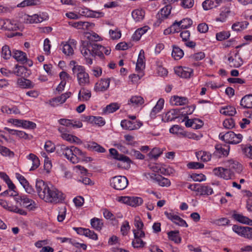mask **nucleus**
<instances>
[{
  "instance_id": "obj_32",
  "label": "nucleus",
  "mask_w": 252,
  "mask_h": 252,
  "mask_svg": "<svg viewBox=\"0 0 252 252\" xmlns=\"http://www.w3.org/2000/svg\"><path fill=\"white\" fill-rule=\"evenodd\" d=\"M188 100L185 97H180L177 95H174L170 99V102L173 105H182L187 103Z\"/></svg>"
},
{
  "instance_id": "obj_7",
  "label": "nucleus",
  "mask_w": 252,
  "mask_h": 252,
  "mask_svg": "<svg viewBox=\"0 0 252 252\" xmlns=\"http://www.w3.org/2000/svg\"><path fill=\"white\" fill-rule=\"evenodd\" d=\"M18 29L17 22L9 19L0 18V30L3 31H15Z\"/></svg>"
},
{
  "instance_id": "obj_12",
  "label": "nucleus",
  "mask_w": 252,
  "mask_h": 252,
  "mask_svg": "<svg viewBox=\"0 0 252 252\" xmlns=\"http://www.w3.org/2000/svg\"><path fill=\"white\" fill-rule=\"evenodd\" d=\"M177 75L184 78H189L193 74V70L189 67L177 66L175 68Z\"/></svg>"
},
{
  "instance_id": "obj_62",
  "label": "nucleus",
  "mask_w": 252,
  "mask_h": 252,
  "mask_svg": "<svg viewBox=\"0 0 252 252\" xmlns=\"http://www.w3.org/2000/svg\"><path fill=\"white\" fill-rule=\"evenodd\" d=\"M130 229V226L127 221H125L123 223L121 227V231L123 235L125 236L128 234V231Z\"/></svg>"
},
{
  "instance_id": "obj_46",
  "label": "nucleus",
  "mask_w": 252,
  "mask_h": 252,
  "mask_svg": "<svg viewBox=\"0 0 252 252\" xmlns=\"http://www.w3.org/2000/svg\"><path fill=\"white\" fill-rule=\"evenodd\" d=\"M91 224L93 228L96 230H100L103 225L102 220L96 218H94L91 220Z\"/></svg>"
},
{
  "instance_id": "obj_38",
  "label": "nucleus",
  "mask_w": 252,
  "mask_h": 252,
  "mask_svg": "<svg viewBox=\"0 0 252 252\" xmlns=\"http://www.w3.org/2000/svg\"><path fill=\"white\" fill-rule=\"evenodd\" d=\"M178 115V110L172 109L166 113L163 119L165 122L171 121L177 118Z\"/></svg>"
},
{
  "instance_id": "obj_43",
  "label": "nucleus",
  "mask_w": 252,
  "mask_h": 252,
  "mask_svg": "<svg viewBox=\"0 0 252 252\" xmlns=\"http://www.w3.org/2000/svg\"><path fill=\"white\" fill-rule=\"evenodd\" d=\"M198 159L200 158L202 161L206 162L210 160L212 155L205 151H199L196 153Z\"/></svg>"
},
{
  "instance_id": "obj_39",
  "label": "nucleus",
  "mask_w": 252,
  "mask_h": 252,
  "mask_svg": "<svg viewBox=\"0 0 252 252\" xmlns=\"http://www.w3.org/2000/svg\"><path fill=\"white\" fill-rule=\"evenodd\" d=\"M29 158L30 160V164H32L30 170H33L36 169L40 164L38 158L34 154H30L29 156Z\"/></svg>"
},
{
  "instance_id": "obj_37",
  "label": "nucleus",
  "mask_w": 252,
  "mask_h": 252,
  "mask_svg": "<svg viewBox=\"0 0 252 252\" xmlns=\"http://www.w3.org/2000/svg\"><path fill=\"white\" fill-rule=\"evenodd\" d=\"M1 112L4 114H20V111L16 106H13L12 108H9L7 106H2L1 108Z\"/></svg>"
},
{
  "instance_id": "obj_17",
  "label": "nucleus",
  "mask_w": 252,
  "mask_h": 252,
  "mask_svg": "<svg viewBox=\"0 0 252 252\" xmlns=\"http://www.w3.org/2000/svg\"><path fill=\"white\" fill-rule=\"evenodd\" d=\"M17 204H17L16 202L14 201V197L12 200L8 202L7 210L11 212H13L14 213L19 214L21 215H26L27 212L25 210L19 208Z\"/></svg>"
},
{
  "instance_id": "obj_55",
  "label": "nucleus",
  "mask_w": 252,
  "mask_h": 252,
  "mask_svg": "<svg viewBox=\"0 0 252 252\" xmlns=\"http://www.w3.org/2000/svg\"><path fill=\"white\" fill-rule=\"evenodd\" d=\"M88 147L93 151L99 153H104L105 151V150L104 148L95 142H92L89 144Z\"/></svg>"
},
{
  "instance_id": "obj_42",
  "label": "nucleus",
  "mask_w": 252,
  "mask_h": 252,
  "mask_svg": "<svg viewBox=\"0 0 252 252\" xmlns=\"http://www.w3.org/2000/svg\"><path fill=\"white\" fill-rule=\"evenodd\" d=\"M234 218L241 223L252 226V220L240 214H234Z\"/></svg>"
},
{
  "instance_id": "obj_4",
  "label": "nucleus",
  "mask_w": 252,
  "mask_h": 252,
  "mask_svg": "<svg viewBox=\"0 0 252 252\" xmlns=\"http://www.w3.org/2000/svg\"><path fill=\"white\" fill-rule=\"evenodd\" d=\"M72 71L74 74H76L78 84L80 86L84 87L90 84L89 75L86 72L84 66L79 65H74Z\"/></svg>"
},
{
  "instance_id": "obj_28",
  "label": "nucleus",
  "mask_w": 252,
  "mask_h": 252,
  "mask_svg": "<svg viewBox=\"0 0 252 252\" xmlns=\"http://www.w3.org/2000/svg\"><path fill=\"white\" fill-rule=\"evenodd\" d=\"M226 165L229 167L230 171L234 170L239 172L242 170V165L238 162L233 159H229L226 161Z\"/></svg>"
},
{
  "instance_id": "obj_52",
  "label": "nucleus",
  "mask_w": 252,
  "mask_h": 252,
  "mask_svg": "<svg viewBox=\"0 0 252 252\" xmlns=\"http://www.w3.org/2000/svg\"><path fill=\"white\" fill-rule=\"evenodd\" d=\"M146 243L141 238H134L132 242V246L134 248L141 249L145 247Z\"/></svg>"
},
{
  "instance_id": "obj_64",
  "label": "nucleus",
  "mask_w": 252,
  "mask_h": 252,
  "mask_svg": "<svg viewBox=\"0 0 252 252\" xmlns=\"http://www.w3.org/2000/svg\"><path fill=\"white\" fill-rule=\"evenodd\" d=\"M21 126L25 128L34 129L36 127V124L31 121L22 120Z\"/></svg>"
},
{
  "instance_id": "obj_5",
  "label": "nucleus",
  "mask_w": 252,
  "mask_h": 252,
  "mask_svg": "<svg viewBox=\"0 0 252 252\" xmlns=\"http://www.w3.org/2000/svg\"><path fill=\"white\" fill-rule=\"evenodd\" d=\"M219 137L226 143L235 144L239 143L242 138V135L241 134H236L233 131H228L224 134L220 133Z\"/></svg>"
},
{
  "instance_id": "obj_40",
  "label": "nucleus",
  "mask_w": 252,
  "mask_h": 252,
  "mask_svg": "<svg viewBox=\"0 0 252 252\" xmlns=\"http://www.w3.org/2000/svg\"><path fill=\"white\" fill-rule=\"evenodd\" d=\"M17 84L23 88H30L33 87L32 83L30 80L26 79L24 77L19 78L17 80Z\"/></svg>"
},
{
  "instance_id": "obj_57",
  "label": "nucleus",
  "mask_w": 252,
  "mask_h": 252,
  "mask_svg": "<svg viewBox=\"0 0 252 252\" xmlns=\"http://www.w3.org/2000/svg\"><path fill=\"white\" fill-rule=\"evenodd\" d=\"M16 178L18 179L20 184L23 186L27 191H28L29 183L27 180L24 176L19 173L16 174Z\"/></svg>"
},
{
  "instance_id": "obj_3",
  "label": "nucleus",
  "mask_w": 252,
  "mask_h": 252,
  "mask_svg": "<svg viewBox=\"0 0 252 252\" xmlns=\"http://www.w3.org/2000/svg\"><path fill=\"white\" fill-rule=\"evenodd\" d=\"M104 46L95 43H87L86 46H83L81 50L82 54L85 57L86 63L91 65L93 63V57L97 56L101 59L104 58L102 50Z\"/></svg>"
},
{
  "instance_id": "obj_8",
  "label": "nucleus",
  "mask_w": 252,
  "mask_h": 252,
  "mask_svg": "<svg viewBox=\"0 0 252 252\" xmlns=\"http://www.w3.org/2000/svg\"><path fill=\"white\" fill-rule=\"evenodd\" d=\"M145 176L147 178H151L156 182L158 185L163 187H168L171 185L170 181L159 174L155 173H145Z\"/></svg>"
},
{
  "instance_id": "obj_61",
  "label": "nucleus",
  "mask_w": 252,
  "mask_h": 252,
  "mask_svg": "<svg viewBox=\"0 0 252 252\" xmlns=\"http://www.w3.org/2000/svg\"><path fill=\"white\" fill-rule=\"evenodd\" d=\"M230 33L228 32H221L216 34V38L218 40L222 41L228 38Z\"/></svg>"
},
{
  "instance_id": "obj_9",
  "label": "nucleus",
  "mask_w": 252,
  "mask_h": 252,
  "mask_svg": "<svg viewBox=\"0 0 252 252\" xmlns=\"http://www.w3.org/2000/svg\"><path fill=\"white\" fill-rule=\"evenodd\" d=\"M13 196L15 197L14 201L20 206L26 207L30 210H32L35 208V202L32 200L24 196H19L17 194Z\"/></svg>"
},
{
  "instance_id": "obj_48",
  "label": "nucleus",
  "mask_w": 252,
  "mask_h": 252,
  "mask_svg": "<svg viewBox=\"0 0 252 252\" xmlns=\"http://www.w3.org/2000/svg\"><path fill=\"white\" fill-rule=\"evenodd\" d=\"M129 102L132 105L138 106L144 103V100L141 96L135 95L131 97Z\"/></svg>"
},
{
  "instance_id": "obj_25",
  "label": "nucleus",
  "mask_w": 252,
  "mask_h": 252,
  "mask_svg": "<svg viewBox=\"0 0 252 252\" xmlns=\"http://www.w3.org/2000/svg\"><path fill=\"white\" fill-rule=\"evenodd\" d=\"M192 21L188 18L184 19L180 22L175 21L171 26V29L176 26H178L179 28L181 27V29H187L192 25Z\"/></svg>"
},
{
  "instance_id": "obj_49",
  "label": "nucleus",
  "mask_w": 252,
  "mask_h": 252,
  "mask_svg": "<svg viewBox=\"0 0 252 252\" xmlns=\"http://www.w3.org/2000/svg\"><path fill=\"white\" fill-rule=\"evenodd\" d=\"M178 231H171L168 233L169 239L176 243H180L181 238L179 237Z\"/></svg>"
},
{
  "instance_id": "obj_19",
  "label": "nucleus",
  "mask_w": 252,
  "mask_h": 252,
  "mask_svg": "<svg viewBox=\"0 0 252 252\" xmlns=\"http://www.w3.org/2000/svg\"><path fill=\"white\" fill-rule=\"evenodd\" d=\"M109 84V79H102L95 84L94 89L96 91L103 92L106 90L108 88Z\"/></svg>"
},
{
  "instance_id": "obj_35",
  "label": "nucleus",
  "mask_w": 252,
  "mask_h": 252,
  "mask_svg": "<svg viewBox=\"0 0 252 252\" xmlns=\"http://www.w3.org/2000/svg\"><path fill=\"white\" fill-rule=\"evenodd\" d=\"M61 137L64 140L70 143H76L81 144L82 143L81 140L77 137L67 133H63Z\"/></svg>"
},
{
  "instance_id": "obj_59",
  "label": "nucleus",
  "mask_w": 252,
  "mask_h": 252,
  "mask_svg": "<svg viewBox=\"0 0 252 252\" xmlns=\"http://www.w3.org/2000/svg\"><path fill=\"white\" fill-rule=\"evenodd\" d=\"M170 132L177 135H184V131L183 129L178 126H173L169 130Z\"/></svg>"
},
{
  "instance_id": "obj_26",
  "label": "nucleus",
  "mask_w": 252,
  "mask_h": 252,
  "mask_svg": "<svg viewBox=\"0 0 252 252\" xmlns=\"http://www.w3.org/2000/svg\"><path fill=\"white\" fill-rule=\"evenodd\" d=\"M91 95V91L83 87L81 88L79 92L78 98L80 101H86L90 99Z\"/></svg>"
},
{
  "instance_id": "obj_51",
  "label": "nucleus",
  "mask_w": 252,
  "mask_h": 252,
  "mask_svg": "<svg viewBox=\"0 0 252 252\" xmlns=\"http://www.w3.org/2000/svg\"><path fill=\"white\" fill-rule=\"evenodd\" d=\"M27 68L24 66L16 65L14 73L18 76L24 77L26 76Z\"/></svg>"
},
{
  "instance_id": "obj_11",
  "label": "nucleus",
  "mask_w": 252,
  "mask_h": 252,
  "mask_svg": "<svg viewBox=\"0 0 252 252\" xmlns=\"http://www.w3.org/2000/svg\"><path fill=\"white\" fill-rule=\"evenodd\" d=\"M214 172L216 175L220 176L225 180L230 179L233 176V171H230L229 169L222 167L215 168L214 170Z\"/></svg>"
},
{
  "instance_id": "obj_29",
  "label": "nucleus",
  "mask_w": 252,
  "mask_h": 252,
  "mask_svg": "<svg viewBox=\"0 0 252 252\" xmlns=\"http://www.w3.org/2000/svg\"><path fill=\"white\" fill-rule=\"evenodd\" d=\"M131 15L135 22H140L144 18L145 12L142 9H137L132 12Z\"/></svg>"
},
{
  "instance_id": "obj_54",
  "label": "nucleus",
  "mask_w": 252,
  "mask_h": 252,
  "mask_svg": "<svg viewBox=\"0 0 252 252\" xmlns=\"http://www.w3.org/2000/svg\"><path fill=\"white\" fill-rule=\"evenodd\" d=\"M213 193V189L207 186H201L200 187V195H211Z\"/></svg>"
},
{
  "instance_id": "obj_22",
  "label": "nucleus",
  "mask_w": 252,
  "mask_h": 252,
  "mask_svg": "<svg viewBox=\"0 0 252 252\" xmlns=\"http://www.w3.org/2000/svg\"><path fill=\"white\" fill-rule=\"evenodd\" d=\"M118 159L119 162L117 163V166L119 168L128 169L130 166L131 160L126 156H120Z\"/></svg>"
},
{
  "instance_id": "obj_6",
  "label": "nucleus",
  "mask_w": 252,
  "mask_h": 252,
  "mask_svg": "<svg viewBox=\"0 0 252 252\" xmlns=\"http://www.w3.org/2000/svg\"><path fill=\"white\" fill-rule=\"evenodd\" d=\"M128 185V180L125 176H116L113 177L111 180V185L115 189L123 190Z\"/></svg>"
},
{
  "instance_id": "obj_18",
  "label": "nucleus",
  "mask_w": 252,
  "mask_h": 252,
  "mask_svg": "<svg viewBox=\"0 0 252 252\" xmlns=\"http://www.w3.org/2000/svg\"><path fill=\"white\" fill-rule=\"evenodd\" d=\"M71 95L70 92H67L62 94L60 96L53 98L50 100V104L51 106L55 107L58 104H63L64 103L66 99L70 97Z\"/></svg>"
},
{
  "instance_id": "obj_50",
  "label": "nucleus",
  "mask_w": 252,
  "mask_h": 252,
  "mask_svg": "<svg viewBox=\"0 0 252 252\" xmlns=\"http://www.w3.org/2000/svg\"><path fill=\"white\" fill-rule=\"evenodd\" d=\"M129 205L132 207H137L141 205L143 202L142 198L136 196H130Z\"/></svg>"
},
{
  "instance_id": "obj_47",
  "label": "nucleus",
  "mask_w": 252,
  "mask_h": 252,
  "mask_svg": "<svg viewBox=\"0 0 252 252\" xmlns=\"http://www.w3.org/2000/svg\"><path fill=\"white\" fill-rule=\"evenodd\" d=\"M172 56L175 60H178L183 57L184 52L179 47L173 46Z\"/></svg>"
},
{
  "instance_id": "obj_53",
  "label": "nucleus",
  "mask_w": 252,
  "mask_h": 252,
  "mask_svg": "<svg viewBox=\"0 0 252 252\" xmlns=\"http://www.w3.org/2000/svg\"><path fill=\"white\" fill-rule=\"evenodd\" d=\"M119 107V105L118 103H111L105 107L104 110V112L105 113H111L117 110Z\"/></svg>"
},
{
  "instance_id": "obj_27",
  "label": "nucleus",
  "mask_w": 252,
  "mask_h": 252,
  "mask_svg": "<svg viewBox=\"0 0 252 252\" xmlns=\"http://www.w3.org/2000/svg\"><path fill=\"white\" fill-rule=\"evenodd\" d=\"M0 178L2 179L6 182L9 189L13 191L14 193H12L10 195L16 196L17 195V192L14 190L16 187L10 180L9 177L4 172H0Z\"/></svg>"
},
{
  "instance_id": "obj_1",
  "label": "nucleus",
  "mask_w": 252,
  "mask_h": 252,
  "mask_svg": "<svg viewBox=\"0 0 252 252\" xmlns=\"http://www.w3.org/2000/svg\"><path fill=\"white\" fill-rule=\"evenodd\" d=\"M35 188L39 197L45 202L51 204L62 202L65 197L63 194L54 186H49L42 180H37Z\"/></svg>"
},
{
  "instance_id": "obj_58",
  "label": "nucleus",
  "mask_w": 252,
  "mask_h": 252,
  "mask_svg": "<svg viewBox=\"0 0 252 252\" xmlns=\"http://www.w3.org/2000/svg\"><path fill=\"white\" fill-rule=\"evenodd\" d=\"M90 25L91 24L89 22L82 21L74 22L72 25V26L75 28L83 29L88 28Z\"/></svg>"
},
{
  "instance_id": "obj_60",
  "label": "nucleus",
  "mask_w": 252,
  "mask_h": 252,
  "mask_svg": "<svg viewBox=\"0 0 252 252\" xmlns=\"http://www.w3.org/2000/svg\"><path fill=\"white\" fill-rule=\"evenodd\" d=\"M162 152L158 148H154L149 154V158L151 159H157L161 154Z\"/></svg>"
},
{
  "instance_id": "obj_13",
  "label": "nucleus",
  "mask_w": 252,
  "mask_h": 252,
  "mask_svg": "<svg viewBox=\"0 0 252 252\" xmlns=\"http://www.w3.org/2000/svg\"><path fill=\"white\" fill-rule=\"evenodd\" d=\"M164 214L169 220L176 224L180 226L188 227V225L186 223V221L178 215L172 213H168L167 212H165Z\"/></svg>"
},
{
  "instance_id": "obj_34",
  "label": "nucleus",
  "mask_w": 252,
  "mask_h": 252,
  "mask_svg": "<svg viewBox=\"0 0 252 252\" xmlns=\"http://www.w3.org/2000/svg\"><path fill=\"white\" fill-rule=\"evenodd\" d=\"M219 3V0H206L202 3L204 10H207L216 7Z\"/></svg>"
},
{
  "instance_id": "obj_15",
  "label": "nucleus",
  "mask_w": 252,
  "mask_h": 252,
  "mask_svg": "<svg viewBox=\"0 0 252 252\" xmlns=\"http://www.w3.org/2000/svg\"><path fill=\"white\" fill-rule=\"evenodd\" d=\"M22 18L24 20V22L27 24L38 23L44 20L43 17L37 14H34L32 16L24 14L22 16Z\"/></svg>"
},
{
  "instance_id": "obj_44",
  "label": "nucleus",
  "mask_w": 252,
  "mask_h": 252,
  "mask_svg": "<svg viewBox=\"0 0 252 252\" xmlns=\"http://www.w3.org/2000/svg\"><path fill=\"white\" fill-rule=\"evenodd\" d=\"M220 113L224 115L232 116L235 114L236 111L234 107L228 106L221 108Z\"/></svg>"
},
{
  "instance_id": "obj_36",
  "label": "nucleus",
  "mask_w": 252,
  "mask_h": 252,
  "mask_svg": "<svg viewBox=\"0 0 252 252\" xmlns=\"http://www.w3.org/2000/svg\"><path fill=\"white\" fill-rule=\"evenodd\" d=\"M231 13L229 8L226 7L223 8L220 13L219 16L216 18V21L220 22L225 21L228 16Z\"/></svg>"
},
{
  "instance_id": "obj_45",
  "label": "nucleus",
  "mask_w": 252,
  "mask_h": 252,
  "mask_svg": "<svg viewBox=\"0 0 252 252\" xmlns=\"http://www.w3.org/2000/svg\"><path fill=\"white\" fill-rule=\"evenodd\" d=\"M13 57L18 62L23 63L27 61V57L25 53L21 51H16L14 52Z\"/></svg>"
},
{
  "instance_id": "obj_20",
  "label": "nucleus",
  "mask_w": 252,
  "mask_h": 252,
  "mask_svg": "<svg viewBox=\"0 0 252 252\" xmlns=\"http://www.w3.org/2000/svg\"><path fill=\"white\" fill-rule=\"evenodd\" d=\"M144 60V51L143 50H141L139 54L136 65V70L137 72H141L145 68V63Z\"/></svg>"
},
{
  "instance_id": "obj_41",
  "label": "nucleus",
  "mask_w": 252,
  "mask_h": 252,
  "mask_svg": "<svg viewBox=\"0 0 252 252\" xmlns=\"http://www.w3.org/2000/svg\"><path fill=\"white\" fill-rule=\"evenodd\" d=\"M249 23L247 21L236 22L232 25V29L234 31L240 32L246 29Z\"/></svg>"
},
{
  "instance_id": "obj_63",
  "label": "nucleus",
  "mask_w": 252,
  "mask_h": 252,
  "mask_svg": "<svg viewBox=\"0 0 252 252\" xmlns=\"http://www.w3.org/2000/svg\"><path fill=\"white\" fill-rule=\"evenodd\" d=\"M63 52L64 54L70 56L73 54V49L69 44L66 43L63 47Z\"/></svg>"
},
{
  "instance_id": "obj_24",
  "label": "nucleus",
  "mask_w": 252,
  "mask_h": 252,
  "mask_svg": "<svg viewBox=\"0 0 252 252\" xmlns=\"http://www.w3.org/2000/svg\"><path fill=\"white\" fill-rule=\"evenodd\" d=\"M216 151L215 154L220 157L221 156H226L228 155L229 147L227 145L218 144L215 146Z\"/></svg>"
},
{
  "instance_id": "obj_30",
  "label": "nucleus",
  "mask_w": 252,
  "mask_h": 252,
  "mask_svg": "<svg viewBox=\"0 0 252 252\" xmlns=\"http://www.w3.org/2000/svg\"><path fill=\"white\" fill-rule=\"evenodd\" d=\"M240 104L244 108H252V94L244 96L241 100Z\"/></svg>"
},
{
  "instance_id": "obj_33",
  "label": "nucleus",
  "mask_w": 252,
  "mask_h": 252,
  "mask_svg": "<svg viewBox=\"0 0 252 252\" xmlns=\"http://www.w3.org/2000/svg\"><path fill=\"white\" fill-rule=\"evenodd\" d=\"M149 29V27L144 26L142 28H140L138 29L134 32L132 36V38L133 40L138 41L141 36L146 33L147 31Z\"/></svg>"
},
{
  "instance_id": "obj_31",
  "label": "nucleus",
  "mask_w": 252,
  "mask_h": 252,
  "mask_svg": "<svg viewBox=\"0 0 252 252\" xmlns=\"http://www.w3.org/2000/svg\"><path fill=\"white\" fill-rule=\"evenodd\" d=\"M164 100L163 99L160 98L157 102L156 106L153 108L151 112V117H155L157 113H158L163 107Z\"/></svg>"
},
{
  "instance_id": "obj_23",
  "label": "nucleus",
  "mask_w": 252,
  "mask_h": 252,
  "mask_svg": "<svg viewBox=\"0 0 252 252\" xmlns=\"http://www.w3.org/2000/svg\"><path fill=\"white\" fill-rule=\"evenodd\" d=\"M171 10V6L169 5H167L162 8L160 13L157 15V18L159 21V23H161L162 20L167 18L168 15L170 14Z\"/></svg>"
},
{
  "instance_id": "obj_2",
  "label": "nucleus",
  "mask_w": 252,
  "mask_h": 252,
  "mask_svg": "<svg viewBox=\"0 0 252 252\" xmlns=\"http://www.w3.org/2000/svg\"><path fill=\"white\" fill-rule=\"evenodd\" d=\"M57 153L60 156H64L72 163L75 164L80 161H90L91 158L86 157L85 154L74 146L68 147L64 145L57 147Z\"/></svg>"
},
{
  "instance_id": "obj_14",
  "label": "nucleus",
  "mask_w": 252,
  "mask_h": 252,
  "mask_svg": "<svg viewBox=\"0 0 252 252\" xmlns=\"http://www.w3.org/2000/svg\"><path fill=\"white\" fill-rule=\"evenodd\" d=\"M228 64L231 67L237 68L241 66L243 61L238 53L235 54L234 56H230L228 58Z\"/></svg>"
},
{
  "instance_id": "obj_10",
  "label": "nucleus",
  "mask_w": 252,
  "mask_h": 252,
  "mask_svg": "<svg viewBox=\"0 0 252 252\" xmlns=\"http://www.w3.org/2000/svg\"><path fill=\"white\" fill-rule=\"evenodd\" d=\"M232 230L237 234L244 236L248 239H252V227L248 226H241L234 225Z\"/></svg>"
},
{
  "instance_id": "obj_21",
  "label": "nucleus",
  "mask_w": 252,
  "mask_h": 252,
  "mask_svg": "<svg viewBox=\"0 0 252 252\" xmlns=\"http://www.w3.org/2000/svg\"><path fill=\"white\" fill-rule=\"evenodd\" d=\"M80 13L82 16L91 18H99L103 16V13L102 12L92 11L87 8L80 10Z\"/></svg>"
},
{
  "instance_id": "obj_56",
  "label": "nucleus",
  "mask_w": 252,
  "mask_h": 252,
  "mask_svg": "<svg viewBox=\"0 0 252 252\" xmlns=\"http://www.w3.org/2000/svg\"><path fill=\"white\" fill-rule=\"evenodd\" d=\"M1 55L3 58L6 60L11 57V52L8 46L5 45L2 47L1 49Z\"/></svg>"
},
{
  "instance_id": "obj_16",
  "label": "nucleus",
  "mask_w": 252,
  "mask_h": 252,
  "mask_svg": "<svg viewBox=\"0 0 252 252\" xmlns=\"http://www.w3.org/2000/svg\"><path fill=\"white\" fill-rule=\"evenodd\" d=\"M121 126L126 130H132L139 128L142 126V123L140 122L132 123L129 120H125L121 122Z\"/></svg>"
}]
</instances>
